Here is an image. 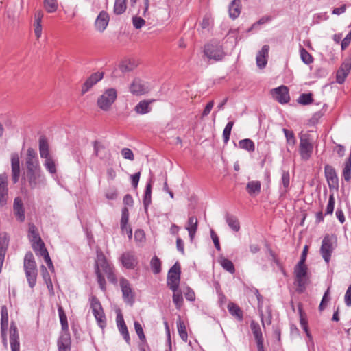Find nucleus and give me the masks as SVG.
Returning a JSON list of instances; mask_svg holds the SVG:
<instances>
[{"label":"nucleus","instance_id":"nucleus-1","mask_svg":"<svg viewBox=\"0 0 351 351\" xmlns=\"http://www.w3.org/2000/svg\"><path fill=\"white\" fill-rule=\"evenodd\" d=\"M95 272L99 287L104 292L106 291V282L104 274L106 275L108 280L111 283L117 284V282L113 265L107 260L102 251L99 249L97 250Z\"/></svg>","mask_w":351,"mask_h":351},{"label":"nucleus","instance_id":"nucleus-2","mask_svg":"<svg viewBox=\"0 0 351 351\" xmlns=\"http://www.w3.org/2000/svg\"><path fill=\"white\" fill-rule=\"evenodd\" d=\"M23 267L29 286L33 288L36 283L37 266L33 254L27 252L24 257Z\"/></svg>","mask_w":351,"mask_h":351},{"label":"nucleus","instance_id":"nucleus-3","mask_svg":"<svg viewBox=\"0 0 351 351\" xmlns=\"http://www.w3.org/2000/svg\"><path fill=\"white\" fill-rule=\"evenodd\" d=\"M117 98V91L114 88H108L98 97L97 106L103 111H108Z\"/></svg>","mask_w":351,"mask_h":351},{"label":"nucleus","instance_id":"nucleus-4","mask_svg":"<svg viewBox=\"0 0 351 351\" xmlns=\"http://www.w3.org/2000/svg\"><path fill=\"white\" fill-rule=\"evenodd\" d=\"M25 180L32 189L40 188L46 184L45 177L42 173L41 169L26 171Z\"/></svg>","mask_w":351,"mask_h":351},{"label":"nucleus","instance_id":"nucleus-5","mask_svg":"<svg viewBox=\"0 0 351 351\" xmlns=\"http://www.w3.org/2000/svg\"><path fill=\"white\" fill-rule=\"evenodd\" d=\"M181 268L180 264L176 262L169 269L167 275V286L171 291L179 288L180 281Z\"/></svg>","mask_w":351,"mask_h":351},{"label":"nucleus","instance_id":"nucleus-6","mask_svg":"<svg viewBox=\"0 0 351 351\" xmlns=\"http://www.w3.org/2000/svg\"><path fill=\"white\" fill-rule=\"evenodd\" d=\"M90 307L99 326L101 328H104L106 326V316L101 303L96 297L91 298Z\"/></svg>","mask_w":351,"mask_h":351},{"label":"nucleus","instance_id":"nucleus-7","mask_svg":"<svg viewBox=\"0 0 351 351\" xmlns=\"http://www.w3.org/2000/svg\"><path fill=\"white\" fill-rule=\"evenodd\" d=\"M294 274L295 276V284L298 287V291L302 292L305 289V278L307 274V267L305 263L300 264V263H298L294 268Z\"/></svg>","mask_w":351,"mask_h":351},{"label":"nucleus","instance_id":"nucleus-8","mask_svg":"<svg viewBox=\"0 0 351 351\" xmlns=\"http://www.w3.org/2000/svg\"><path fill=\"white\" fill-rule=\"evenodd\" d=\"M204 53L209 59H213L215 61L221 60L224 56L221 45L217 43L205 45Z\"/></svg>","mask_w":351,"mask_h":351},{"label":"nucleus","instance_id":"nucleus-9","mask_svg":"<svg viewBox=\"0 0 351 351\" xmlns=\"http://www.w3.org/2000/svg\"><path fill=\"white\" fill-rule=\"evenodd\" d=\"M334 250L332 238L329 234L324 237L320 248V254L324 260L328 263Z\"/></svg>","mask_w":351,"mask_h":351},{"label":"nucleus","instance_id":"nucleus-10","mask_svg":"<svg viewBox=\"0 0 351 351\" xmlns=\"http://www.w3.org/2000/svg\"><path fill=\"white\" fill-rule=\"evenodd\" d=\"M324 175L330 190H338L339 178L335 168L330 165H326Z\"/></svg>","mask_w":351,"mask_h":351},{"label":"nucleus","instance_id":"nucleus-11","mask_svg":"<svg viewBox=\"0 0 351 351\" xmlns=\"http://www.w3.org/2000/svg\"><path fill=\"white\" fill-rule=\"evenodd\" d=\"M313 151V145L308 138L302 136L300 140L299 152L302 160H308Z\"/></svg>","mask_w":351,"mask_h":351},{"label":"nucleus","instance_id":"nucleus-12","mask_svg":"<svg viewBox=\"0 0 351 351\" xmlns=\"http://www.w3.org/2000/svg\"><path fill=\"white\" fill-rule=\"evenodd\" d=\"M9 343L11 351H20L19 333L16 324L12 322L9 330Z\"/></svg>","mask_w":351,"mask_h":351},{"label":"nucleus","instance_id":"nucleus-13","mask_svg":"<svg viewBox=\"0 0 351 351\" xmlns=\"http://www.w3.org/2000/svg\"><path fill=\"white\" fill-rule=\"evenodd\" d=\"M32 247L37 256H40L43 257L45 263H47L48 267L53 270L54 267L52 263V261L49 257V253L45 246L44 243L40 240V241L34 242L32 243Z\"/></svg>","mask_w":351,"mask_h":351},{"label":"nucleus","instance_id":"nucleus-14","mask_svg":"<svg viewBox=\"0 0 351 351\" xmlns=\"http://www.w3.org/2000/svg\"><path fill=\"white\" fill-rule=\"evenodd\" d=\"M104 73L103 72H95L92 73L84 82L82 86L81 93L84 95L90 90L97 82L101 80L104 77Z\"/></svg>","mask_w":351,"mask_h":351},{"label":"nucleus","instance_id":"nucleus-15","mask_svg":"<svg viewBox=\"0 0 351 351\" xmlns=\"http://www.w3.org/2000/svg\"><path fill=\"white\" fill-rule=\"evenodd\" d=\"M130 93L134 95H142L149 91V86L145 82L138 78L133 80L129 87Z\"/></svg>","mask_w":351,"mask_h":351},{"label":"nucleus","instance_id":"nucleus-16","mask_svg":"<svg viewBox=\"0 0 351 351\" xmlns=\"http://www.w3.org/2000/svg\"><path fill=\"white\" fill-rule=\"evenodd\" d=\"M273 97L280 104H286L290 99L289 90L285 86H280L271 90Z\"/></svg>","mask_w":351,"mask_h":351},{"label":"nucleus","instance_id":"nucleus-17","mask_svg":"<svg viewBox=\"0 0 351 351\" xmlns=\"http://www.w3.org/2000/svg\"><path fill=\"white\" fill-rule=\"evenodd\" d=\"M120 286L124 301L128 304H132L134 302V294L129 281L124 278H121L120 280Z\"/></svg>","mask_w":351,"mask_h":351},{"label":"nucleus","instance_id":"nucleus-18","mask_svg":"<svg viewBox=\"0 0 351 351\" xmlns=\"http://www.w3.org/2000/svg\"><path fill=\"white\" fill-rule=\"evenodd\" d=\"M8 199V177L3 173L0 175V206L7 204Z\"/></svg>","mask_w":351,"mask_h":351},{"label":"nucleus","instance_id":"nucleus-19","mask_svg":"<svg viewBox=\"0 0 351 351\" xmlns=\"http://www.w3.org/2000/svg\"><path fill=\"white\" fill-rule=\"evenodd\" d=\"M57 344L58 351H71V339L69 331L61 332Z\"/></svg>","mask_w":351,"mask_h":351},{"label":"nucleus","instance_id":"nucleus-20","mask_svg":"<svg viewBox=\"0 0 351 351\" xmlns=\"http://www.w3.org/2000/svg\"><path fill=\"white\" fill-rule=\"evenodd\" d=\"M121 261L123 266L128 269H134L138 264L137 258L133 252L123 253L121 256Z\"/></svg>","mask_w":351,"mask_h":351},{"label":"nucleus","instance_id":"nucleus-21","mask_svg":"<svg viewBox=\"0 0 351 351\" xmlns=\"http://www.w3.org/2000/svg\"><path fill=\"white\" fill-rule=\"evenodd\" d=\"M109 23V16L108 14L105 11H101L99 15L97 16L95 22V26L97 30L99 32H104L106 27L108 26Z\"/></svg>","mask_w":351,"mask_h":351},{"label":"nucleus","instance_id":"nucleus-22","mask_svg":"<svg viewBox=\"0 0 351 351\" xmlns=\"http://www.w3.org/2000/svg\"><path fill=\"white\" fill-rule=\"evenodd\" d=\"M269 50V45H265L263 46L261 50L257 53L256 60L258 68L263 69L265 67L267 63V58L268 56Z\"/></svg>","mask_w":351,"mask_h":351},{"label":"nucleus","instance_id":"nucleus-23","mask_svg":"<svg viewBox=\"0 0 351 351\" xmlns=\"http://www.w3.org/2000/svg\"><path fill=\"white\" fill-rule=\"evenodd\" d=\"M14 213L18 221L23 222L25 219V210L22 200L19 197H16L13 205Z\"/></svg>","mask_w":351,"mask_h":351},{"label":"nucleus","instance_id":"nucleus-24","mask_svg":"<svg viewBox=\"0 0 351 351\" xmlns=\"http://www.w3.org/2000/svg\"><path fill=\"white\" fill-rule=\"evenodd\" d=\"M11 166H12V181L14 184H16L19 181L20 176V164L18 154H12L11 158Z\"/></svg>","mask_w":351,"mask_h":351},{"label":"nucleus","instance_id":"nucleus-25","mask_svg":"<svg viewBox=\"0 0 351 351\" xmlns=\"http://www.w3.org/2000/svg\"><path fill=\"white\" fill-rule=\"evenodd\" d=\"M154 99L150 100H142L136 104L134 108V110L137 114H145L149 113L152 108L150 104L154 101Z\"/></svg>","mask_w":351,"mask_h":351},{"label":"nucleus","instance_id":"nucleus-26","mask_svg":"<svg viewBox=\"0 0 351 351\" xmlns=\"http://www.w3.org/2000/svg\"><path fill=\"white\" fill-rule=\"evenodd\" d=\"M39 152L42 158L51 157L49 153V143L45 136H42L39 138Z\"/></svg>","mask_w":351,"mask_h":351},{"label":"nucleus","instance_id":"nucleus-27","mask_svg":"<svg viewBox=\"0 0 351 351\" xmlns=\"http://www.w3.org/2000/svg\"><path fill=\"white\" fill-rule=\"evenodd\" d=\"M43 17V13L38 10L35 13L34 15V34L37 39H39L42 35V25L41 21Z\"/></svg>","mask_w":351,"mask_h":351},{"label":"nucleus","instance_id":"nucleus-28","mask_svg":"<svg viewBox=\"0 0 351 351\" xmlns=\"http://www.w3.org/2000/svg\"><path fill=\"white\" fill-rule=\"evenodd\" d=\"M241 0H233L229 5V16L231 19H237L241 13Z\"/></svg>","mask_w":351,"mask_h":351},{"label":"nucleus","instance_id":"nucleus-29","mask_svg":"<svg viewBox=\"0 0 351 351\" xmlns=\"http://www.w3.org/2000/svg\"><path fill=\"white\" fill-rule=\"evenodd\" d=\"M143 203L145 211L147 210L149 206L152 203V180H150L146 184Z\"/></svg>","mask_w":351,"mask_h":351},{"label":"nucleus","instance_id":"nucleus-30","mask_svg":"<svg viewBox=\"0 0 351 351\" xmlns=\"http://www.w3.org/2000/svg\"><path fill=\"white\" fill-rule=\"evenodd\" d=\"M228 309L229 313L238 320L241 321L243 319V314L240 307L233 302H230L228 304Z\"/></svg>","mask_w":351,"mask_h":351},{"label":"nucleus","instance_id":"nucleus-31","mask_svg":"<svg viewBox=\"0 0 351 351\" xmlns=\"http://www.w3.org/2000/svg\"><path fill=\"white\" fill-rule=\"evenodd\" d=\"M261 184L259 181H250L247 184L246 190L250 195H254L260 193Z\"/></svg>","mask_w":351,"mask_h":351},{"label":"nucleus","instance_id":"nucleus-32","mask_svg":"<svg viewBox=\"0 0 351 351\" xmlns=\"http://www.w3.org/2000/svg\"><path fill=\"white\" fill-rule=\"evenodd\" d=\"M250 328L256 342L263 341V337L260 325L255 321H252Z\"/></svg>","mask_w":351,"mask_h":351},{"label":"nucleus","instance_id":"nucleus-33","mask_svg":"<svg viewBox=\"0 0 351 351\" xmlns=\"http://www.w3.org/2000/svg\"><path fill=\"white\" fill-rule=\"evenodd\" d=\"M28 237L32 243H34V242L40 241L41 240V238L39 236L38 232V229L36 227V226L33 223L29 224Z\"/></svg>","mask_w":351,"mask_h":351},{"label":"nucleus","instance_id":"nucleus-34","mask_svg":"<svg viewBox=\"0 0 351 351\" xmlns=\"http://www.w3.org/2000/svg\"><path fill=\"white\" fill-rule=\"evenodd\" d=\"M226 221L228 226L233 231L238 232L240 230L239 221L235 216L227 215L226 216Z\"/></svg>","mask_w":351,"mask_h":351},{"label":"nucleus","instance_id":"nucleus-35","mask_svg":"<svg viewBox=\"0 0 351 351\" xmlns=\"http://www.w3.org/2000/svg\"><path fill=\"white\" fill-rule=\"evenodd\" d=\"M342 176L346 182L351 180V154L344 163Z\"/></svg>","mask_w":351,"mask_h":351},{"label":"nucleus","instance_id":"nucleus-36","mask_svg":"<svg viewBox=\"0 0 351 351\" xmlns=\"http://www.w3.org/2000/svg\"><path fill=\"white\" fill-rule=\"evenodd\" d=\"M128 0H115L114 5V13L117 15L124 13L127 8Z\"/></svg>","mask_w":351,"mask_h":351},{"label":"nucleus","instance_id":"nucleus-37","mask_svg":"<svg viewBox=\"0 0 351 351\" xmlns=\"http://www.w3.org/2000/svg\"><path fill=\"white\" fill-rule=\"evenodd\" d=\"M173 294V302L177 309L180 310L183 304L184 299L182 293L180 290L176 289L175 291H172Z\"/></svg>","mask_w":351,"mask_h":351},{"label":"nucleus","instance_id":"nucleus-38","mask_svg":"<svg viewBox=\"0 0 351 351\" xmlns=\"http://www.w3.org/2000/svg\"><path fill=\"white\" fill-rule=\"evenodd\" d=\"M239 146L241 149L252 152L255 150V144L250 138H245L239 141Z\"/></svg>","mask_w":351,"mask_h":351},{"label":"nucleus","instance_id":"nucleus-39","mask_svg":"<svg viewBox=\"0 0 351 351\" xmlns=\"http://www.w3.org/2000/svg\"><path fill=\"white\" fill-rule=\"evenodd\" d=\"M177 328L180 338L184 341L186 342L188 339V334L186 332V326L184 322L180 318H179L177 322Z\"/></svg>","mask_w":351,"mask_h":351},{"label":"nucleus","instance_id":"nucleus-40","mask_svg":"<svg viewBox=\"0 0 351 351\" xmlns=\"http://www.w3.org/2000/svg\"><path fill=\"white\" fill-rule=\"evenodd\" d=\"M58 311L61 326H62V332L69 331V325H68V322H67V317H66V314H65L62 307V306H59L58 309Z\"/></svg>","mask_w":351,"mask_h":351},{"label":"nucleus","instance_id":"nucleus-41","mask_svg":"<svg viewBox=\"0 0 351 351\" xmlns=\"http://www.w3.org/2000/svg\"><path fill=\"white\" fill-rule=\"evenodd\" d=\"M27 171H31L40 169L38 158H26Z\"/></svg>","mask_w":351,"mask_h":351},{"label":"nucleus","instance_id":"nucleus-42","mask_svg":"<svg viewBox=\"0 0 351 351\" xmlns=\"http://www.w3.org/2000/svg\"><path fill=\"white\" fill-rule=\"evenodd\" d=\"M220 264L225 270L230 272V274H234L235 272L234 264L229 259L221 258L220 260Z\"/></svg>","mask_w":351,"mask_h":351},{"label":"nucleus","instance_id":"nucleus-43","mask_svg":"<svg viewBox=\"0 0 351 351\" xmlns=\"http://www.w3.org/2000/svg\"><path fill=\"white\" fill-rule=\"evenodd\" d=\"M118 328L120 333L123 335V339L125 340L128 344H130V339L128 328L125 324L123 319H121V324H119Z\"/></svg>","mask_w":351,"mask_h":351},{"label":"nucleus","instance_id":"nucleus-44","mask_svg":"<svg viewBox=\"0 0 351 351\" xmlns=\"http://www.w3.org/2000/svg\"><path fill=\"white\" fill-rule=\"evenodd\" d=\"M150 266L154 274H158L161 271V261L156 256L151 259Z\"/></svg>","mask_w":351,"mask_h":351},{"label":"nucleus","instance_id":"nucleus-45","mask_svg":"<svg viewBox=\"0 0 351 351\" xmlns=\"http://www.w3.org/2000/svg\"><path fill=\"white\" fill-rule=\"evenodd\" d=\"M44 166L50 173H56V166L52 157L45 159Z\"/></svg>","mask_w":351,"mask_h":351},{"label":"nucleus","instance_id":"nucleus-46","mask_svg":"<svg viewBox=\"0 0 351 351\" xmlns=\"http://www.w3.org/2000/svg\"><path fill=\"white\" fill-rule=\"evenodd\" d=\"M300 58L302 62L306 64H309L313 62V58L312 56L303 47L300 50Z\"/></svg>","mask_w":351,"mask_h":351},{"label":"nucleus","instance_id":"nucleus-47","mask_svg":"<svg viewBox=\"0 0 351 351\" xmlns=\"http://www.w3.org/2000/svg\"><path fill=\"white\" fill-rule=\"evenodd\" d=\"M44 6L48 12H54L58 8L57 0H45Z\"/></svg>","mask_w":351,"mask_h":351},{"label":"nucleus","instance_id":"nucleus-48","mask_svg":"<svg viewBox=\"0 0 351 351\" xmlns=\"http://www.w3.org/2000/svg\"><path fill=\"white\" fill-rule=\"evenodd\" d=\"M234 125V121H229L223 131V138L225 143H227L230 139L231 130Z\"/></svg>","mask_w":351,"mask_h":351},{"label":"nucleus","instance_id":"nucleus-49","mask_svg":"<svg viewBox=\"0 0 351 351\" xmlns=\"http://www.w3.org/2000/svg\"><path fill=\"white\" fill-rule=\"evenodd\" d=\"M1 326H3V327L8 326V308L5 306H3L1 307Z\"/></svg>","mask_w":351,"mask_h":351},{"label":"nucleus","instance_id":"nucleus-50","mask_svg":"<svg viewBox=\"0 0 351 351\" xmlns=\"http://www.w3.org/2000/svg\"><path fill=\"white\" fill-rule=\"evenodd\" d=\"M313 101L311 93H302L298 99V102L302 105H308Z\"/></svg>","mask_w":351,"mask_h":351},{"label":"nucleus","instance_id":"nucleus-51","mask_svg":"<svg viewBox=\"0 0 351 351\" xmlns=\"http://www.w3.org/2000/svg\"><path fill=\"white\" fill-rule=\"evenodd\" d=\"M335 197L334 195L331 194L329 196L328 202L326 206L325 215H332L334 211L335 207Z\"/></svg>","mask_w":351,"mask_h":351},{"label":"nucleus","instance_id":"nucleus-52","mask_svg":"<svg viewBox=\"0 0 351 351\" xmlns=\"http://www.w3.org/2000/svg\"><path fill=\"white\" fill-rule=\"evenodd\" d=\"M134 325L135 331L138 335L139 339L141 341H145L146 339L141 324L138 322L135 321Z\"/></svg>","mask_w":351,"mask_h":351},{"label":"nucleus","instance_id":"nucleus-53","mask_svg":"<svg viewBox=\"0 0 351 351\" xmlns=\"http://www.w3.org/2000/svg\"><path fill=\"white\" fill-rule=\"evenodd\" d=\"M186 229L187 230H197V219L195 217L192 216L189 218Z\"/></svg>","mask_w":351,"mask_h":351},{"label":"nucleus","instance_id":"nucleus-54","mask_svg":"<svg viewBox=\"0 0 351 351\" xmlns=\"http://www.w3.org/2000/svg\"><path fill=\"white\" fill-rule=\"evenodd\" d=\"M281 182L283 187L285 188V192H287L290 182V176L289 171H283L282 173Z\"/></svg>","mask_w":351,"mask_h":351},{"label":"nucleus","instance_id":"nucleus-55","mask_svg":"<svg viewBox=\"0 0 351 351\" xmlns=\"http://www.w3.org/2000/svg\"><path fill=\"white\" fill-rule=\"evenodd\" d=\"M348 73L346 72L343 70H341V69H339V70L337 72L336 75V80L337 82L339 84H343L348 76Z\"/></svg>","mask_w":351,"mask_h":351},{"label":"nucleus","instance_id":"nucleus-56","mask_svg":"<svg viewBox=\"0 0 351 351\" xmlns=\"http://www.w3.org/2000/svg\"><path fill=\"white\" fill-rule=\"evenodd\" d=\"M283 132L285 135L287 143L289 144H291V145H294L295 142V139L294 134H293V132L284 128Z\"/></svg>","mask_w":351,"mask_h":351},{"label":"nucleus","instance_id":"nucleus-57","mask_svg":"<svg viewBox=\"0 0 351 351\" xmlns=\"http://www.w3.org/2000/svg\"><path fill=\"white\" fill-rule=\"evenodd\" d=\"M132 24L136 29H141L145 24V21L141 17L134 16Z\"/></svg>","mask_w":351,"mask_h":351},{"label":"nucleus","instance_id":"nucleus-58","mask_svg":"<svg viewBox=\"0 0 351 351\" xmlns=\"http://www.w3.org/2000/svg\"><path fill=\"white\" fill-rule=\"evenodd\" d=\"M329 291H330V289L328 288V289L326 290V291L324 294L322 300V301L320 302V304L319 306V308L320 311H323L326 308V306L327 305V302L329 300V298H328Z\"/></svg>","mask_w":351,"mask_h":351},{"label":"nucleus","instance_id":"nucleus-59","mask_svg":"<svg viewBox=\"0 0 351 351\" xmlns=\"http://www.w3.org/2000/svg\"><path fill=\"white\" fill-rule=\"evenodd\" d=\"M94 153L96 156H101V151L105 149V147L98 141H95L93 143Z\"/></svg>","mask_w":351,"mask_h":351},{"label":"nucleus","instance_id":"nucleus-60","mask_svg":"<svg viewBox=\"0 0 351 351\" xmlns=\"http://www.w3.org/2000/svg\"><path fill=\"white\" fill-rule=\"evenodd\" d=\"M348 27L350 28V30L341 42V49L343 50L346 49L351 42V24Z\"/></svg>","mask_w":351,"mask_h":351},{"label":"nucleus","instance_id":"nucleus-61","mask_svg":"<svg viewBox=\"0 0 351 351\" xmlns=\"http://www.w3.org/2000/svg\"><path fill=\"white\" fill-rule=\"evenodd\" d=\"M121 154L125 159L130 160H134V154L132 151L129 148H123L121 150Z\"/></svg>","mask_w":351,"mask_h":351},{"label":"nucleus","instance_id":"nucleus-62","mask_svg":"<svg viewBox=\"0 0 351 351\" xmlns=\"http://www.w3.org/2000/svg\"><path fill=\"white\" fill-rule=\"evenodd\" d=\"M339 69L349 73L351 69V58L350 57L346 58L343 62L341 64V67Z\"/></svg>","mask_w":351,"mask_h":351},{"label":"nucleus","instance_id":"nucleus-63","mask_svg":"<svg viewBox=\"0 0 351 351\" xmlns=\"http://www.w3.org/2000/svg\"><path fill=\"white\" fill-rule=\"evenodd\" d=\"M328 19V15L326 12L319 13L314 16L313 21L315 23H319L321 21H326Z\"/></svg>","mask_w":351,"mask_h":351},{"label":"nucleus","instance_id":"nucleus-64","mask_svg":"<svg viewBox=\"0 0 351 351\" xmlns=\"http://www.w3.org/2000/svg\"><path fill=\"white\" fill-rule=\"evenodd\" d=\"M345 304L347 306H351V285H349L345 294Z\"/></svg>","mask_w":351,"mask_h":351}]
</instances>
